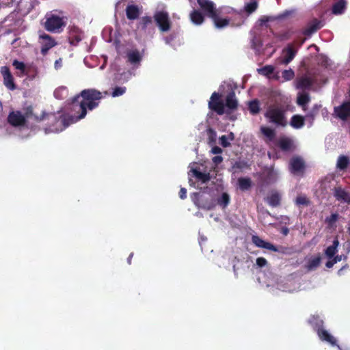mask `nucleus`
<instances>
[{
  "label": "nucleus",
  "instance_id": "1",
  "mask_svg": "<svg viewBox=\"0 0 350 350\" xmlns=\"http://www.w3.org/2000/svg\"><path fill=\"white\" fill-rule=\"evenodd\" d=\"M103 97V93L96 90H85L79 95L76 96L72 103V115L68 122H66V118H62L56 122V126L50 129L51 132L62 131L70 124L75 123L83 119L87 109L92 110L96 107L100 100Z\"/></svg>",
  "mask_w": 350,
  "mask_h": 350
},
{
  "label": "nucleus",
  "instance_id": "2",
  "mask_svg": "<svg viewBox=\"0 0 350 350\" xmlns=\"http://www.w3.org/2000/svg\"><path fill=\"white\" fill-rule=\"evenodd\" d=\"M236 88V85L232 81L224 82L222 96L225 98L222 101L220 100V115L230 113L237 108L238 101L234 94Z\"/></svg>",
  "mask_w": 350,
  "mask_h": 350
},
{
  "label": "nucleus",
  "instance_id": "3",
  "mask_svg": "<svg viewBox=\"0 0 350 350\" xmlns=\"http://www.w3.org/2000/svg\"><path fill=\"white\" fill-rule=\"evenodd\" d=\"M265 117L270 123L277 126H285L287 124L285 111L280 107L276 105L269 107L265 113Z\"/></svg>",
  "mask_w": 350,
  "mask_h": 350
},
{
  "label": "nucleus",
  "instance_id": "4",
  "mask_svg": "<svg viewBox=\"0 0 350 350\" xmlns=\"http://www.w3.org/2000/svg\"><path fill=\"white\" fill-rule=\"evenodd\" d=\"M67 19L64 16L55 14L47 15L44 23V28L53 33H60L66 25Z\"/></svg>",
  "mask_w": 350,
  "mask_h": 350
},
{
  "label": "nucleus",
  "instance_id": "5",
  "mask_svg": "<svg viewBox=\"0 0 350 350\" xmlns=\"http://www.w3.org/2000/svg\"><path fill=\"white\" fill-rule=\"evenodd\" d=\"M198 3L206 16L212 18L216 27H219V18L215 5L210 0H198Z\"/></svg>",
  "mask_w": 350,
  "mask_h": 350
},
{
  "label": "nucleus",
  "instance_id": "6",
  "mask_svg": "<svg viewBox=\"0 0 350 350\" xmlns=\"http://www.w3.org/2000/svg\"><path fill=\"white\" fill-rule=\"evenodd\" d=\"M252 241L258 247L267 249L275 252L286 254V250H288L287 247L282 246L277 247L269 242H267L262 240L260 237L257 235L252 236Z\"/></svg>",
  "mask_w": 350,
  "mask_h": 350
},
{
  "label": "nucleus",
  "instance_id": "7",
  "mask_svg": "<svg viewBox=\"0 0 350 350\" xmlns=\"http://www.w3.org/2000/svg\"><path fill=\"white\" fill-rule=\"evenodd\" d=\"M219 204L217 194L211 196L209 193H204L198 199V206L202 209L211 210Z\"/></svg>",
  "mask_w": 350,
  "mask_h": 350
},
{
  "label": "nucleus",
  "instance_id": "8",
  "mask_svg": "<svg viewBox=\"0 0 350 350\" xmlns=\"http://www.w3.org/2000/svg\"><path fill=\"white\" fill-rule=\"evenodd\" d=\"M217 176H190L189 183L191 186L200 190L208 189L207 184Z\"/></svg>",
  "mask_w": 350,
  "mask_h": 350
},
{
  "label": "nucleus",
  "instance_id": "9",
  "mask_svg": "<svg viewBox=\"0 0 350 350\" xmlns=\"http://www.w3.org/2000/svg\"><path fill=\"white\" fill-rule=\"evenodd\" d=\"M154 20L162 31H167L170 28V21L168 14L165 12H157L154 14Z\"/></svg>",
  "mask_w": 350,
  "mask_h": 350
},
{
  "label": "nucleus",
  "instance_id": "10",
  "mask_svg": "<svg viewBox=\"0 0 350 350\" xmlns=\"http://www.w3.org/2000/svg\"><path fill=\"white\" fill-rule=\"evenodd\" d=\"M39 42L42 46L41 52L43 55H45L50 49L56 45V42L53 38L45 33L40 34Z\"/></svg>",
  "mask_w": 350,
  "mask_h": 350
},
{
  "label": "nucleus",
  "instance_id": "11",
  "mask_svg": "<svg viewBox=\"0 0 350 350\" xmlns=\"http://www.w3.org/2000/svg\"><path fill=\"white\" fill-rule=\"evenodd\" d=\"M27 117V114L25 116L21 111H16L11 112L9 114L8 119L9 123L12 126H23L25 124L26 118Z\"/></svg>",
  "mask_w": 350,
  "mask_h": 350
},
{
  "label": "nucleus",
  "instance_id": "12",
  "mask_svg": "<svg viewBox=\"0 0 350 350\" xmlns=\"http://www.w3.org/2000/svg\"><path fill=\"white\" fill-rule=\"evenodd\" d=\"M1 73L3 78V84L9 90H14L16 86L14 83V78L9 68L7 66L1 67Z\"/></svg>",
  "mask_w": 350,
  "mask_h": 350
},
{
  "label": "nucleus",
  "instance_id": "13",
  "mask_svg": "<svg viewBox=\"0 0 350 350\" xmlns=\"http://www.w3.org/2000/svg\"><path fill=\"white\" fill-rule=\"evenodd\" d=\"M334 196L341 203L350 204V193L341 187H336L334 189Z\"/></svg>",
  "mask_w": 350,
  "mask_h": 350
},
{
  "label": "nucleus",
  "instance_id": "14",
  "mask_svg": "<svg viewBox=\"0 0 350 350\" xmlns=\"http://www.w3.org/2000/svg\"><path fill=\"white\" fill-rule=\"evenodd\" d=\"M334 112L340 119L350 118V103H345L340 107H335Z\"/></svg>",
  "mask_w": 350,
  "mask_h": 350
},
{
  "label": "nucleus",
  "instance_id": "15",
  "mask_svg": "<svg viewBox=\"0 0 350 350\" xmlns=\"http://www.w3.org/2000/svg\"><path fill=\"white\" fill-rule=\"evenodd\" d=\"M208 143L211 147V152L213 154L219 153V148L216 146L217 133L209 129L207 131Z\"/></svg>",
  "mask_w": 350,
  "mask_h": 350
},
{
  "label": "nucleus",
  "instance_id": "16",
  "mask_svg": "<svg viewBox=\"0 0 350 350\" xmlns=\"http://www.w3.org/2000/svg\"><path fill=\"white\" fill-rule=\"evenodd\" d=\"M290 165L293 173L301 172L305 167V163L302 158L295 157L292 158Z\"/></svg>",
  "mask_w": 350,
  "mask_h": 350
},
{
  "label": "nucleus",
  "instance_id": "17",
  "mask_svg": "<svg viewBox=\"0 0 350 350\" xmlns=\"http://www.w3.org/2000/svg\"><path fill=\"white\" fill-rule=\"evenodd\" d=\"M189 172L192 175H209V172H207L206 167L203 163H193L189 165Z\"/></svg>",
  "mask_w": 350,
  "mask_h": 350
},
{
  "label": "nucleus",
  "instance_id": "18",
  "mask_svg": "<svg viewBox=\"0 0 350 350\" xmlns=\"http://www.w3.org/2000/svg\"><path fill=\"white\" fill-rule=\"evenodd\" d=\"M317 334L319 338L322 341L328 342L333 346L336 345V338L332 335H331L327 330H325L323 327L322 329H319Z\"/></svg>",
  "mask_w": 350,
  "mask_h": 350
},
{
  "label": "nucleus",
  "instance_id": "19",
  "mask_svg": "<svg viewBox=\"0 0 350 350\" xmlns=\"http://www.w3.org/2000/svg\"><path fill=\"white\" fill-rule=\"evenodd\" d=\"M266 202L272 207H277L281 204V195L277 191H273L266 198Z\"/></svg>",
  "mask_w": 350,
  "mask_h": 350
},
{
  "label": "nucleus",
  "instance_id": "20",
  "mask_svg": "<svg viewBox=\"0 0 350 350\" xmlns=\"http://www.w3.org/2000/svg\"><path fill=\"white\" fill-rule=\"evenodd\" d=\"M338 245L339 241L338 238L336 237L333 241L332 245L327 247L325 250V256L329 259L332 258L338 252L337 248Z\"/></svg>",
  "mask_w": 350,
  "mask_h": 350
},
{
  "label": "nucleus",
  "instance_id": "21",
  "mask_svg": "<svg viewBox=\"0 0 350 350\" xmlns=\"http://www.w3.org/2000/svg\"><path fill=\"white\" fill-rule=\"evenodd\" d=\"M208 107L211 111L219 113V94L217 92H214L208 103Z\"/></svg>",
  "mask_w": 350,
  "mask_h": 350
},
{
  "label": "nucleus",
  "instance_id": "22",
  "mask_svg": "<svg viewBox=\"0 0 350 350\" xmlns=\"http://www.w3.org/2000/svg\"><path fill=\"white\" fill-rule=\"evenodd\" d=\"M126 13L129 19L134 20L139 16L141 12L138 7L131 5L126 8Z\"/></svg>",
  "mask_w": 350,
  "mask_h": 350
},
{
  "label": "nucleus",
  "instance_id": "23",
  "mask_svg": "<svg viewBox=\"0 0 350 350\" xmlns=\"http://www.w3.org/2000/svg\"><path fill=\"white\" fill-rule=\"evenodd\" d=\"M237 183L239 189L242 191L250 190L252 185V182L250 178L240 177Z\"/></svg>",
  "mask_w": 350,
  "mask_h": 350
},
{
  "label": "nucleus",
  "instance_id": "24",
  "mask_svg": "<svg viewBox=\"0 0 350 350\" xmlns=\"http://www.w3.org/2000/svg\"><path fill=\"white\" fill-rule=\"evenodd\" d=\"M296 51L294 50L291 46H288L283 51L284 59L282 63L288 64L295 57Z\"/></svg>",
  "mask_w": 350,
  "mask_h": 350
},
{
  "label": "nucleus",
  "instance_id": "25",
  "mask_svg": "<svg viewBox=\"0 0 350 350\" xmlns=\"http://www.w3.org/2000/svg\"><path fill=\"white\" fill-rule=\"evenodd\" d=\"M260 132L265 136L267 141L271 142L275 137V130L266 126H260Z\"/></svg>",
  "mask_w": 350,
  "mask_h": 350
},
{
  "label": "nucleus",
  "instance_id": "26",
  "mask_svg": "<svg viewBox=\"0 0 350 350\" xmlns=\"http://www.w3.org/2000/svg\"><path fill=\"white\" fill-rule=\"evenodd\" d=\"M278 144L280 148L285 151L291 150L292 149L294 148L293 141L286 137L281 138L279 140Z\"/></svg>",
  "mask_w": 350,
  "mask_h": 350
},
{
  "label": "nucleus",
  "instance_id": "27",
  "mask_svg": "<svg viewBox=\"0 0 350 350\" xmlns=\"http://www.w3.org/2000/svg\"><path fill=\"white\" fill-rule=\"evenodd\" d=\"M290 124L295 129H300L304 124V118L301 116L295 115L292 117Z\"/></svg>",
  "mask_w": 350,
  "mask_h": 350
},
{
  "label": "nucleus",
  "instance_id": "28",
  "mask_svg": "<svg viewBox=\"0 0 350 350\" xmlns=\"http://www.w3.org/2000/svg\"><path fill=\"white\" fill-rule=\"evenodd\" d=\"M190 19L191 22L197 25H201L204 21V17L202 14L197 10H193L190 14Z\"/></svg>",
  "mask_w": 350,
  "mask_h": 350
},
{
  "label": "nucleus",
  "instance_id": "29",
  "mask_svg": "<svg viewBox=\"0 0 350 350\" xmlns=\"http://www.w3.org/2000/svg\"><path fill=\"white\" fill-rule=\"evenodd\" d=\"M309 323L312 326L316 332H318L319 329H322L323 327V320L320 319L317 316H312L309 319Z\"/></svg>",
  "mask_w": 350,
  "mask_h": 350
},
{
  "label": "nucleus",
  "instance_id": "30",
  "mask_svg": "<svg viewBox=\"0 0 350 350\" xmlns=\"http://www.w3.org/2000/svg\"><path fill=\"white\" fill-rule=\"evenodd\" d=\"M128 59L131 64H137L142 59V55L137 51H131L128 53Z\"/></svg>",
  "mask_w": 350,
  "mask_h": 350
},
{
  "label": "nucleus",
  "instance_id": "31",
  "mask_svg": "<svg viewBox=\"0 0 350 350\" xmlns=\"http://www.w3.org/2000/svg\"><path fill=\"white\" fill-rule=\"evenodd\" d=\"M311 80L308 77H303L300 78L296 84V88L298 89H306L311 85Z\"/></svg>",
  "mask_w": 350,
  "mask_h": 350
},
{
  "label": "nucleus",
  "instance_id": "32",
  "mask_svg": "<svg viewBox=\"0 0 350 350\" xmlns=\"http://www.w3.org/2000/svg\"><path fill=\"white\" fill-rule=\"evenodd\" d=\"M310 100V98L308 94L301 92L298 94L297 103L299 105L303 107L304 110H306V104Z\"/></svg>",
  "mask_w": 350,
  "mask_h": 350
},
{
  "label": "nucleus",
  "instance_id": "33",
  "mask_svg": "<svg viewBox=\"0 0 350 350\" xmlns=\"http://www.w3.org/2000/svg\"><path fill=\"white\" fill-rule=\"evenodd\" d=\"M349 162L350 160L347 157L340 155L337 160L336 167L338 169L343 170L348 166Z\"/></svg>",
  "mask_w": 350,
  "mask_h": 350
},
{
  "label": "nucleus",
  "instance_id": "34",
  "mask_svg": "<svg viewBox=\"0 0 350 350\" xmlns=\"http://www.w3.org/2000/svg\"><path fill=\"white\" fill-rule=\"evenodd\" d=\"M321 258L320 256L317 257H314L309 260L307 265V268L308 270H314L317 268L321 263Z\"/></svg>",
  "mask_w": 350,
  "mask_h": 350
},
{
  "label": "nucleus",
  "instance_id": "35",
  "mask_svg": "<svg viewBox=\"0 0 350 350\" xmlns=\"http://www.w3.org/2000/svg\"><path fill=\"white\" fill-rule=\"evenodd\" d=\"M234 139V134L232 133H229L227 135H222L220 137V144L224 147H228L230 146L232 141Z\"/></svg>",
  "mask_w": 350,
  "mask_h": 350
},
{
  "label": "nucleus",
  "instance_id": "36",
  "mask_svg": "<svg viewBox=\"0 0 350 350\" xmlns=\"http://www.w3.org/2000/svg\"><path fill=\"white\" fill-rule=\"evenodd\" d=\"M200 245L201 246V249L202 252H204L205 254H211L213 252L212 247L209 243L207 242L206 239H201V241H200Z\"/></svg>",
  "mask_w": 350,
  "mask_h": 350
},
{
  "label": "nucleus",
  "instance_id": "37",
  "mask_svg": "<svg viewBox=\"0 0 350 350\" xmlns=\"http://www.w3.org/2000/svg\"><path fill=\"white\" fill-rule=\"evenodd\" d=\"M338 218L339 215L337 213H332L330 216L325 218V222L329 228H332L335 226Z\"/></svg>",
  "mask_w": 350,
  "mask_h": 350
},
{
  "label": "nucleus",
  "instance_id": "38",
  "mask_svg": "<svg viewBox=\"0 0 350 350\" xmlns=\"http://www.w3.org/2000/svg\"><path fill=\"white\" fill-rule=\"evenodd\" d=\"M295 204L297 206H308L310 204V200L305 195H299L295 199Z\"/></svg>",
  "mask_w": 350,
  "mask_h": 350
},
{
  "label": "nucleus",
  "instance_id": "39",
  "mask_svg": "<svg viewBox=\"0 0 350 350\" xmlns=\"http://www.w3.org/2000/svg\"><path fill=\"white\" fill-rule=\"evenodd\" d=\"M346 3L343 0H340L333 6V13L335 14H341L345 8Z\"/></svg>",
  "mask_w": 350,
  "mask_h": 350
},
{
  "label": "nucleus",
  "instance_id": "40",
  "mask_svg": "<svg viewBox=\"0 0 350 350\" xmlns=\"http://www.w3.org/2000/svg\"><path fill=\"white\" fill-rule=\"evenodd\" d=\"M67 89L65 87H59L54 92V95L57 98L62 99L67 96Z\"/></svg>",
  "mask_w": 350,
  "mask_h": 350
},
{
  "label": "nucleus",
  "instance_id": "41",
  "mask_svg": "<svg viewBox=\"0 0 350 350\" xmlns=\"http://www.w3.org/2000/svg\"><path fill=\"white\" fill-rule=\"evenodd\" d=\"M273 70L274 68L272 66H266L258 69L259 74L267 77H269V75L273 72Z\"/></svg>",
  "mask_w": 350,
  "mask_h": 350
},
{
  "label": "nucleus",
  "instance_id": "42",
  "mask_svg": "<svg viewBox=\"0 0 350 350\" xmlns=\"http://www.w3.org/2000/svg\"><path fill=\"white\" fill-rule=\"evenodd\" d=\"M249 109L252 114H256L260 111L259 103L258 100H254L249 103Z\"/></svg>",
  "mask_w": 350,
  "mask_h": 350
},
{
  "label": "nucleus",
  "instance_id": "43",
  "mask_svg": "<svg viewBox=\"0 0 350 350\" xmlns=\"http://www.w3.org/2000/svg\"><path fill=\"white\" fill-rule=\"evenodd\" d=\"M14 68L20 71V72L18 73V75L19 77H22L25 70V66L23 62H18L17 60H14L12 63Z\"/></svg>",
  "mask_w": 350,
  "mask_h": 350
},
{
  "label": "nucleus",
  "instance_id": "44",
  "mask_svg": "<svg viewBox=\"0 0 350 350\" xmlns=\"http://www.w3.org/2000/svg\"><path fill=\"white\" fill-rule=\"evenodd\" d=\"M230 196L227 193H222L220 196V206L226 208L230 203Z\"/></svg>",
  "mask_w": 350,
  "mask_h": 350
},
{
  "label": "nucleus",
  "instance_id": "45",
  "mask_svg": "<svg viewBox=\"0 0 350 350\" xmlns=\"http://www.w3.org/2000/svg\"><path fill=\"white\" fill-rule=\"evenodd\" d=\"M257 6L258 3L256 0H250V3H246L245 9L248 13H252L256 10Z\"/></svg>",
  "mask_w": 350,
  "mask_h": 350
},
{
  "label": "nucleus",
  "instance_id": "46",
  "mask_svg": "<svg viewBox=\"0 0 350 350\" xmlns=\"http://www.w3.org/2000/svg\"><path fill=\"white\" fill-rule=\"evenodd\" d=\"M126 87H116L111 93L113 97H118L123 95L126 92Z\"/></svg>",
  "mask_w": 350,
  "mask_h": 350
},
{
  "label": "nucleus",
  "instance_id": "47",
  "mask_svg": "<svg viewBox=\"0 0 350 350\" xmlns=\"http://www.w3.org/2000/svg\"><path fill=\"white\" fill-rule=\"evenodd\" d=\"M282 75L285 81L291 80L295 76L294 72L291 69L284 70Z\"/></svg>",
  "mask_w": 350,
  "mask_h": 350
},
{
  "label": "nucleus",
  "instance_id": "48",
  "mask_svg": "<svg viewBox=\"0 0 350 350\" xmlns=\"http://www.w3.org/2000/svg\"><path fill=\"white\" fill-rule=\"evenodd\" d=\"M256 264L258 267L262 268L267 265V260L263 257H258L256 260Z\"/></svg>",
  "mask_w": 350,
  "mask_h": 350
},
{
  "label": "nucleus",
  "instance_id": "49",
  "mask_svg": "<svg viewBox=\"0 0 350 350\" xmlns=\"http://www.w3.org/2000/svg\"><path fill=\"white\" fill-rule=\"evenodd\" d=\"M219 215L217 213H212L209 214V222L216 223L218 221Z\"/></svg>",
  "mask_w": 350,
  "mask_h": 350
},
{
  "label": "nucleus",
  "instance_id": "50",
  "mask_svg": "<svg viewBox=\"0 0 350 350\" xmlns=\"http://www.w3.org/2000/svg\"><path fill=\"white\" fill-rule=\"evenodd\" d=\"M178 195L180 199H185L187 198V189L183 187L180 188Z\"/></svg>",
  "mask_w": 350,
  "mask_h": 350
},
{
  "label": "nucleus",
  "instance_id": "51",
  "mask_svg": "<svg viewBox=\"0 0 350 350\" xmlns=\"http://www.w3.org/2000/svg\"><path fill=\"white\" fill-rule=\"evenodd\" d=\"M229 25V20L227 18H220V28L225 27Z\"/></svg>",
  "mask_w": 350,
  "mask_h": 350
},
{
  "label": "nucleus",
  "instance_id": "52",
  "mask_svg": "<svg viewBox=\"0 0 350 350\" xmlns=\"http://www.w3.org/2000/svg\"><path fill=\"white\" fill-rule=\"evenodd\" d=\"M342 258V255H336V256H334L332 259L333 260L334 262L336 264L338 262L341 261Z\"/></svg>",
  "mask_w": 350,
  "mask_h": 350
},
{
  "label": "nucleus",
  "instance_id": "53",
  "mask_svg": "<svg viewBox=\"0 0 350 350\" xmlns=\"http://www.w3.org/2000/svg\"><path fill=\"white\" fill-rule=\"evenodd\" d=\"M334 265H335V263L334 262L333 260L331 259L330 260H328L326 262L325 266L327 268H332Z\"/></svg>",
  "mask_w": 350,
  "mask_h": 350
},
{
  "label": "nucleus",
  "instance_id": "54",
  "mask_svg": "<svg viewBox=\"0 0 350 350\" xmlns=\"http://www.w3.org/2000/svg\"><path fill=\"white\" fill-rule=\"evenodd\" d=\"M281 232L284 235L286 236L289 233V229L287 227H283L281 230Z\"/></svg>",
  "mask_w": 350,
  "mask_h": 350
},
{
  "label": "nucleus",
  "instance_id": "55",
  "mask_svg": "<svg viewBox=\"0 0 350 350\" xmlns=\"http://www.w3.org/2000/svg\"><path fill=\"white\" fill-rule=\"evenodd\" d=\"M62 66V59H59L58 60H57L55 62V68L56 69H58L59 68H60Z\"/></svg>",
  "mask_w": 350,
  "mask_h": 350
},
{
  "label": "nucleus",
  "instance_id": "56",
  "mask_svg": "<svg viewBox=\"0 0 350 350\" xmlns=\"http://www.w3.org/2000/svg\"><path fill=\"white\" fill-rule=\"evenodd\" d=\"M318 29H319L318 26H314L313 27H311L309 29H307L306 31H307L308 33H313L314 31H315Z\"/></svg>",
  "mask_w": 350,
  "mask_h": 350
},
{
  "label": "nucleus",
  "instance_id": "57",
  "mask_svg": "<svg viewBox=\"0 0 350 350\" xmlns=\"http://www.w3.org/2000/svg\"><path fill=\"white\" fill-rule=\"evenodd\" d=\"M218 161H219V157H218V156H215V157L213 158V163H215V167H217V166Z\"/></svg>",
  "mask_w": 350,
  "mask_h": 350
},
{
  "label": "nucleus",
  "instance_id": "58",
  "mask_svg": "<svg viewBox=\"0 0 350 350\" xmlns=\"http://www.w3.org/2000/svg\"><path fill=\"white\" fill-rule=\"evenodd\" d=\"M133 256V253H131L130 255L129 256L128 258H127V262L129 265L131 264V260H132V258Z\"/></svg>",
  "mask_w": 350,
  "mask_h": 350
},
{
  "label": "nucleus",
  "instance_id": "59",
  "mask_svg": "<svg viewBox=\"0 0 350 350\" xmlns=\"http://www.w3.org/2000/svg\"><path fill=\"white\" fill-rule=\"evenodd\" d=\"M216 258H217L216 254H214L213 257H208V259H211L213 260H215Z\"/></svg>",
  "mask_w": 350,
  "mask_h": 350
},
{
  "label": "nucleus",
  "instance_id": "60",
  "mask_svg": "<svg viewBox=\"0 0 350 350\" xmlns=\"http://www.w3.org/2000/svg\"><path fill=\"white\" fill-rule=\"evenodd\" d=\"M306 118H310L311 119V120H312L314 119V115L309 114V115L306 116Z\"/></svg>",
  "mask_w": 350,
  "mask_h": 350
},
{
  "label": "nucleus",
  "instance_id": "61",
  "mask_svg": "<svg viewBox=\"0 0 350 350\" xmlns=\"http://www.w3.org/2000/svg\"><path fill=\"white\" fill-rule=\"evenodd\" d=\"M215 188L216 191L217 192V191H218V186H217V185H215Z\"/></svg>",
  "mask_w": 350,
  "mask_h": 350
}]
</instances>
